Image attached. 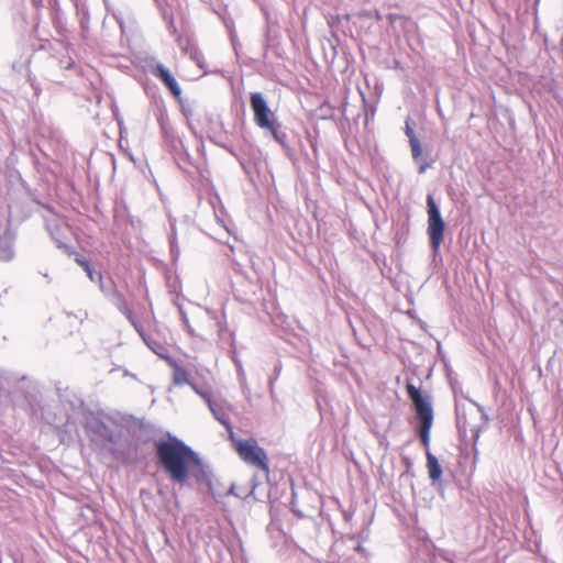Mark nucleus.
Returning <instances> with one entry per match:
<instances>
[{"instance_id":"nucleus-1","label":"nucleus","mask_w":563,"mask_h":563,"mask_svg":"<svg viewBox=\"0 0 563 563\" xmlns=\"http://www.w3.org/2000/svg\"><path fill=\"white\" fill-rule=\"evenodd\" d=\"M157 460L169 479L184 485L189 478L191 465H200L201 457L183 440L168 434L166 440L155 442Z\"/></svg>"},{"instance_id":"nucleus-2","label":"nucleus","mask_w":563,"mask_h":563,"mask_svg":"<svg viewBox=\"0 0 563 563\" xmlns=\"http://www.w3.org/2000/svg\"><path fill=\"white\" fill-rule=\"evenodd\" d=\"M407 393L412 401L416 417L419 420L418 433L422 444L428 448L430 443V430L433 422V409L429 396H423L415 385L407 384Z\"/></svg>"},{"instance_id":"nucleus-3","label":"nucleus","mask_w":563,"mask_h":563,"mask_svg":"<svg viewBox=\"0 0 563 563\" xmlns=\"http://www.w3.org/2000/svg\"><path fill=\"white\" fill-rule=\"evenodd\" d=\"M235 444L239 456L249 465L263 471L268 474L267 455L263 448L254 439L249 440H232Z\"/></svg>"},{"instance_id":"nucleus-4","label":"nucleus","mask_w":563,"mask_h":563,"mask_svg":"<svg viewBox=\"0 0 563 563\" xmlns=\"http://www.w3.org/2000/svg\"><path fill=\"white\" fill-rule=\"evenodd\" d=\"M428 212V234L432 251H439L444 236L445 223L442 219L440 208L433 199L432 195L427 197Z\"/></svg>"},{"instance_id":"nucleus-5","label":"nucleus","mask_w":563,"mask_h":563,"mask_svg":"<svg viewBox=\"0 0 563 563\" xmlns=\"http://www.w3.org/2000/svg\"><path fill=\"white\" fill-rule=\"evenodd\" d=\"M428 212V234L432 251H439L444 236L445 223L442 219L440 208L433 199L432 195L427 197Z\"/></svg>"},{"instance_id":"nucleus-6","label":"nucleus","mask_w":563,"mask_h":563,"mask_svg":"<svg viewBox=\"0 0 563 563\" xmlns=\"http://www.w3.org/2000/svg\"><path fill=\"white\" fill-rule=\"evenodd\" d=\"M251 108L254 113V121L261 129H271L276 119L271 111L267 101L261 92H252L250 97Z\"/></svg>"},{"instance_id":"nucleus-7","label":"nucleus","mask_w":563,"mask_h":563,"mask_svg":"<svg viewBox=\"0 0 563 563\" xmlns=\"http://www.w3.org/2000/svg\"><path fill=\"white\" fill-rule=\"evenodd\" d=\"M86 429L90 435L91 441L96 444L106 446L107 444L115 443V435L113 430L98 418L88 420Z\"/></svg>"},{"instance_id":"nucleus-8","label":"nucleus","mask_w":563,"mask_h":563,"mask_svg":"<svg viewBox=\"0 0 563 563\" xmlns=\"http://www.w3.org/2000/svg\"><path fill=\"white\" fill-rule=\"evenodd\" d=\"M208 407L217 421H219L229 432L231 440H233V429L229 418L231 406L224 400H208Z\"/></svg>"},{"instance_id":"nucleus-9","label":"nucleus","mask_w":563,"mask_h":563,"mask_svg":"<svg viewBox=\"0 0 563 563\" xmlns=\"http://www.w3.org/2000/svg\"><path fill=\"white\" fill-rule=\"evenodd\" d=\"M15 233L7 228L0 235V262H10L14 257Z\"/></svg>"},{"instance_id":"nucleus-10","label":"nucleus","mask_w":563,"mask_h":563,"mask_svg":"<svg viewBox=\"0 0 563 563\" xmlns=\"http://www.w3.org/2000/svg\"><path fill=\"white\" fill-rule=\"evenodd\" d=\"M153 75L156 78L161 79L174 96H180L181 89L179 85L177 84L176 79L170 74V71L163 64H156V66L153 69Z\"/></svg>"},{"instance_id":"nucleus-11","label":"nucleus","mask_w":563,"mask_h":563,"mask_svg":"<svg viewBox=\"0 0 563 563\" xmlns=\"http://www.w3.org/2000/svg\"><path fill=\"white\" fill-rule=\"evenodd\" d=\"M168 365L173 368V382L175 385H190L187 371L179 366L174 360H168Z\"/></svg>"},{"instance_id":"nucleus-12","label":"nucleus","mask_w":563,"mask_h":563,"mask_svg":"<svg viewBox=\"0 0 563 563\" xmlns=\"http://www.w3.org/2000/svg\"><path fill=\"white\" fill-rule=\"evenodd\" d=\"M111 301L118 309L128 317L132 324H134L132 312L128 306V302L124 296L120 291H112V296L110 297Z\"/></svg>"},{"instance_id":"nucleus-13","label":"nucleus","mask_w":563,"mask_h":563,"mask_svg":"<svg viewBox=\"0 0 563 563\" xmlns=\"http://www.w3.org/2000/svg\"><path fill=\"white\" fill-rule=\"evenodd\" d=\"M427 467L429 477L432 482L439 481L442 475V467L438 459L430 452H427Z\"/></svg>"},{"instance_id":"nucleus-14","label":"nucleus","mask_w":563,"mask_h":563,"mask_svg":"<svg viewBox=\"0 0 563 563\" xmlns=\"http://www.w3.org/2000/svg\"><path fill=\"white\" fill-rule=\"evenodd\" d=\"M144 339V342L146 343V345L157 355L159 356L163 360H166L168 362V360H173L172 357H169V352H168V349L161 342H157L151 338H145L143 336Z\"/></svg>"},{"instance_id":"nucleus-15","label":"nucleus","mask_w":563,"mask_h":563,"mask_svg":"<svg viewBox=\"0 0 563 563\" xmlns=\"http://www.w3.org/2000/svg\"><path fill=\"white\" fill-rule=\"evenodd\" d=\"M197 470H192V476L196 478L197 482L207 483L210 484L211 482V471L209 470L208 465L203 463L201 460L200 465H194Z\"/></svg>"},{"instance_id":"nucleus-16","label":"nucleus","mask_w":563,"mask_h":563,"mask_svg":"<svg viewBox=\"0 0 563 563\" xmlns=\"http://www.w3.org/2000/svg\"><path fill=\"white\" fill-rule=\"evenodd\" d=\"M280 124L276 121L272 124L271 129H265L271 133V135L274 137V140L280 144L282 146L287 145V134L283 131H280Z\"/></svg>"},{"instance_id":"nucleus-17","label":"nucleus","mask_w":563,"mask_h":563,"mask_svg":"<svg viewBox=\"0 0 563 563\" xmlns=\"http://www.w3.org/2000/svg\"><path fill=\"white\" fill-rule=\"evenodd\" d=\"M170 230H172L170 238H169L170 253H172L173 258L177 260L179 256V246L177 244L176 227H175L174 220H170Z\"/></svg>"},{"instance_id":"nucleus-18","label":"nucleus","mask_w":563,"mask_h":563,"mask_svg":"<svg viewBox=\"0 0 563 563\" xmlns=\"http://www.w3.org/2000/svg\"><path fill=\"white\" fill-rule=\"evenodd\" d=\"M186 53L190 56V58L199 66V67H203V56L201 54V52L195 46V45H191L189 44L187 47H186Z\"/></svg>"},{"instance_id":"nucleus-19","label":"nucleus","mask_w":563,"mask_h":563,"mask_svg":"<svg viewBox=\"0 0 563 563\" xmlns=\"http://www.w3.org/2000/svg\"><path fill=\"white\" fill-rule=\"evenodd\" d=\"M98 284L100 290L109 298L112 296V291H117L114 283L111 279L109 282H104L103 278H101V283Z\"/></svg>"},{"instance_id":"nucleus-20","label":"nucleus","mask_w":563,"mask_h":563,"mask_svg":"<svg viewBox=\"0 0 563 563\" xmlns=\"http://www.w3.org/2000/svg\"><path fill=\"white\" fill-rule=\"evenodd\" d=\"M410 143L411 154L415 162H420L422 147L419 140H412Z\"/></svg>"},{"instance_id":"nucleus-21","label":"nucleus","mask_w":563,"mask_h":563,"mask_svg":"<svg viewBox=\"0 0 563 563\" xmlns=\"http://www.w3.org/2000/svg\"><path fill=\"white\" fill-rule=\"evenodd\" d=\"M236 372H238V377L240 379L243 391L250 393V389L246 384L245 371L243 368L242 362H238Z\"/></svg>"},{"instance_id":"nucleus-22","label":"nucleus","mask_w":563,"mask_h":563,"mask_svg":"<svg viewBox=\"0 0 563 563\" xmlns=\"http://www.w3.org/2000/svg\"><path fill=\"white\" fill-rule=\"evenodd\" d=\"M85 272L87 273V276L91 282L101 283V278H102L101 273L92 269L90 267L89 263H85Z\"/></svg>"},{"instance_id":"nucleus-23","label":"nucleus","mask_w":563,"mask_h":563,"mask_svg":"<svg viewBox=\"0 0 563 563\" xmlns=\"http://www.w3.org/2000/svg\"><path fill=\"white\" fill-rule=\"evenodd\" d=\"M190 387L195 390L196 394H198L207 404H208V400H212L213 398L210 396L209 393L200 389L197 387L196 384L191 383L190 384Z\"/></svg>"},{"instance_id":"nucleus-24","label":"nucleus","mask_w":563,"mask_h":563,"mask_svg":"<svg viewBox=\"0 0 563 563\" xmlns=\"http://www.w3.org/2000/svg\"><path fill=\"white\" fill-rule=\"evenodd\" d=\"M275 372H276V375L271 377L269 380H268L269 391H271L272 396L274 395V383L276 382V379H277V377L279 375V372H280V364L275 366Z\"/></svg>"},{"instance_id":"nucleus-25","label":"nucleus","mask_w":563,"mask_h":563,"mask_svg":"<svg viewBox=\"0 0 563 563\" xmlns=\"http://www.w3.org/2000/svg\"><path fill=\"white\" fill-rule=\"evenodd\" d=\"M406 135L408 136L409 139V142H412V140H418L417 136H416V133L415 131L412 130V128L409 125V122L407 121L406 122V131H405Z\"/></svg>"},{"instance_id":"nucleus-26","label":"nucleus","mask_w":563,"mask_h":563,"mask_svg":"<svg viewBox=\"0 0 563 563\" xmlns=\"http://www.w3.org/2000/svg\"><path fill=\"white\" fill-rule=\"evenodd\" d=\"M420 165H419V174H423L426 173V170L431 166L430 163L428 162H424L420 158V162H418Z\"/></svg>"},{"instance_id":"nucleus-27","label":"nucleus","mask_w":563,"mask_h":563,"mask_svg":"<svg viewBox=\"0 0 563 563\" xmlns=\"http://www.w3.org/2000/svg\"><path fill=\"white\" fill-rule=\"evenodd\" d=\"M232 358H233V361H234L235 366L238 365V362H241V360L236 356V354H235V353H233Z\"/></svg>"},{"instance_id":"nucleus-28","label":"nucleus","mask_w":563,"mask_h":563,"mask_svg":"<svg viewBox=\"0 0 563 563\" xmlns=\"http://www.w3.org/2000/svg\"><path fill=\"white\" fill-rule=\"evenodd\" d=\"M77 262L82 266L84 269H85V263H88L85 260H77Z\"/></svg>"},{"instance_id":"nucleus-29","label":"nucleus","mask_w":563,"mask_h":563,"mask_svg":"<svg viewBox=\"0 0 563 563\" xmlns=\"http://www.w3.org/2000/svg\"><path fill=\"white\" fill-rule=\"evenodd\" d=\"M43 276H44L48 282H51V277L48 276V274H46V273H45V274H43Z\"/></svg>"}]
</instances>
